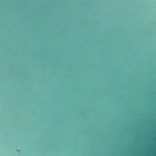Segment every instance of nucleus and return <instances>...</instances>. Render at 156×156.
<instances>
[{"label": "nucleus", "mask_w": 156, "mask_h": 156, "mask_svg": "<svg viewBox=\"0 0 156 156\" xmlns=\"http://www.w3.org/2000/svg\"><path fill=\"white\" fill-rule=\"evenodd\" d=\"M144 156H146V134H144Z\"/></svg>", "instance_id": "obj_1"}, {"label": "nucleus", "mask_w": 156, "mask_h": 156, "mask_svg": "<svg viewBox=\"0 0 156 156\" xmlns=\"http://www.w3.org/2000/svg\"><path fill=\"white\" fill-rule=\"evenodd\" d=\"M147 147V149H148V147Z\"/></svg>", "instance_id": "obj_2"}]
</instances>
